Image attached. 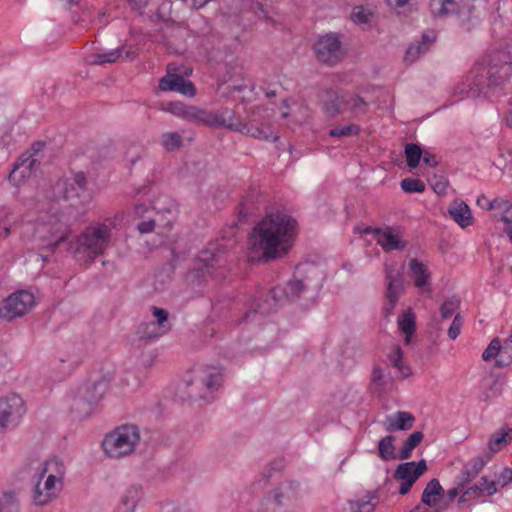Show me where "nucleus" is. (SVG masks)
I'll use <instances>...</instances> for the list:
<instances>
[{
    "label": "nucleus",
    "mask_w": 512,
    "mask_h": 512,
    "mask_svg": "<svg viewBox=\"0 0 512 512\" xmlns=\"http://www.w3.org/2000/svg\"><path fill=\"white\" fill-rule=\"evenodd\" d=\"M491 452H484L466 462L460 473L457 475L460 480L466 482L467 485L471 484L474 479L480 474L485 465L491 461Z\"/></svg>",
    "instance_id": "obj_21"
},
{
    "label": "nucleus",
    "mask_w": 512,
    "mask_h": 512,
    "mask_svg": "<svg viewBox=\"0 0 512 512\" xmlns=\"http://www.w3.org/2000/svg\"><path fill=\"white\" fill-rule=\"evenodd\" d=\"M498 491L497 483L490 481L486 476L481 477L479 483L468 485L460 495L457 504L458 507H464L467 502L484 497L492 496Z\"/></svg>",
    "instance_id": "obj_15"
},
{
    "label": "nucleus",
    "mask_w": 512,
    "mask_h": 512,
    "mask_svg": "<svg viewBox=\"0 0 512 512\" xmlns=\"http://www.w3.org/2000/svg\"><path fill=\"white\" fill-rule=\"evenodd\" d=\"M427 51H423L422 45L418 43L411 44L405 53V61L408 63L415 62L421 54L426 53Z\"/></svg>",
    "instance_id": "obj_55"
},
{
    "label": "nucleus",
    "mask_w": 512,
    "mask_h": 512,
    "mask_svg": "<svg viewBox=\"0 0 512 512\" xmlns=\"http://www.w3.org/2000/svg\"><path fill=\"white\" fill-rule=\"evenodd\" d=\"M415 0H387L388 5L398 13L410 10Z\"/></svg>",
    "instance_id": "obj_56"
},
{
    "label": "nucleus",
    "mask_w": 512,
    "mask_h": 512,
    "mask_svg": "<svg viewBox=\"0 0 512 512\" xmlns=\"http://www.w3.org/2000/svg\"><path fill=\"white\" fill-rule=\"evenodd\" d=\"M408 268V275L413 280L415 287L422 293L431 292V272L428 267L418 259L412 258L408 263Z\"/></svg>",
    "instance_id": "obj_20"
},
{
    "label": "nucleus",
    "mask_w": 512,
    "mask_h": 512,
    "mask_svg": "<svg viewBox=\"0 0 512 512\" xmlns=\"http://www.w3.org/2000/svg\"><path fill=\"white\" fill-rule=\"evenodd\" d=\"M443 493L444 489L439 480L433 478L426 484L422 492L421 502L422 504L432 508L433 511L439 510L443 503Z\"/></svg>",
    "instance_id": "obj_22"
},
{
    "label": "nucleus",
    "mask_w": 512,
    "mask_h": 512,
    "mask_svg": "<svg viewBox=\"0 0 512 512\" xmlns=\"http://www.w3.org/2000/svg\"><path fill=\"white\" fill-rule=\"evenodd\" d=\"M401 485H400V488H399V493L401 495H405L407 494L410 489L412 488L413 484L417 481V474L414 475L413 478L411 479H408L407 481L406 480H401Z\"/></svg>",
    "instance_id": "obj_61"
},
{
    "label": "nucleus",
    "mask_w": 512,
    "mask_h": 512,
    "mask_svg": "<svg viewBox=\"0 0 512 512\" xmlns=\"http://www.w3.org/2000/svg\"><path fill=\"white\" fill-rule=\"evenodd\" d=\"M424 434L421 431H415L409 435L404 441L402 448L399 451L398 458L407 460L412 456L413 450L422 442Z\"/></svg>",
    "instance_id": "obj_36"
},
{
    "label": "nucleus",
    "mask_w": 512,
    "mask_h": 512,
    "mask_svg": "<svg viewBox=\"0 0 512 512\" xmlns=\"http://www.w3.org/2000/svg\"><path fill=\"white\" fill-rule=\"evenodd\" d=\"M225 247L218 243H209L208 246L199 253V261L203 263L205 272L213 274L215 267H221L225 263Z\"/></svg>",
    "instance_id": "obj_18"
},
{
    "label": "nucleus",
    "mask_w": 512,
    "mask_h": 512,
    "mask_svg": "<svg viewBox=\"0 0 512 512\" xmlns=\"http://www.w3.org/2000/svg\"><path fill=\"white\" fill-rule=\"evenodd\" d=\"M468 485L466 482L460 480L458 476L454 478V486L453 488L447 490V492L443 493V503L439 510H434L433 512H444L450 506V504L455 500V498L463 493L465 488Z\"/></svg>",
    "instance_id": "obj_35"
},
{
    "label": "nucleus",
    "mask_w": 512,
    "mask_h": 512,
    "mask_svg": "<svg viewBox=\"0 0 512 512\" xmlns=\"http://www.w3.org/2000/svg\"><path fill=\"white\" fill-rule=\"evenodd\" d=\"M404 291V289L386 286L384 295L385 302L382 308L383 315L386 319L389 320L390 317L394 314V309L400 297L404 294Z\"/></svg>",
    "instance_id": "obj_33"
},
{
    "label": "nucleus",
    "mask_w": 512,
    "mask_h": 512,
    "mask_svg": "<svg viewBox=\"0 0 512 512\" xmlns=\"http://www.w3.org/2000/svg\"><path fill=\"white\" fill-rule=\"evenodd\" d=\"M369 110V104L360 95L344 91V113L348 112L351 117L357 118L365 115Z\"/></svg>",
    "instance_id": "obj_25"
},
{
    "label": "nucleus",
    "mask_w": 512,
    "mask_h": 512,
    "mask_svg": "<svg viewBox=\"0 0 512 512\" xmlns=\"http://www.w3.org/2000/svg\"><path fill=\"white\" fill-rule=\"evenodd\" d=\"M510 443L511 442L508 441V438L506 437L502 429L496 431L491 435L489 439L488 452H491L492 457L494 453L501 451L505 446H507Z\"/></svg>",
    "instance_id": "obj_43"
},
{
    "label": "nucleus",
    "mask_w": 512,
    "mask_h": 512,
    "mask_svg": "<svg viewBox=\"0 0 512 512\" xmlns=\"http://www.w3.org/2000/svg\"><path fill=\"white\" fill-rule=\"evenodd\" d=\"M415 416L406 411H397L394 415L386 417L384 421L385 430L394 432L397 430H409L415 423Z\"/></svg>",
    "instance_id": "obj_23"
},
{
    "label": "nucleus",
    "mask_w": 512,
    "mask_h": 512,
    "mask_svg": "<svg viewBox=\"0 0 512 512\" xmlns=\"http://www.w3.org/2000/svg\"><path fill=\"white\" fill-rule=\"evenodd\" d=\"M45 474H48L47 476H54L56 481L62 482L65 474V466L63 462L57 458L46 461L40 473V478L44 477Z\"/></svg>",
    "instance_id": "obj_37"
},
{
    "label": "nucleus",
    "mask_w": 512,
    "mask_h": 512,
    "mask_svg": "<svg viewBox=\"0 0 512 512\" xmlns=\"http://www.w3.org/2000/svg\"><path fill=\"white\" fill-rule=\"evenodd\" d=\"M372 18L373 13L363 6L354 7L351 13V19L357 24H368Z\"/></svg>",
    "instance_id": "obj_47"
},
{
    "label": "nucleus",
    "mask_w": 512,
    "mask_h": 512,
    "mask_svg": "<svg viewBox=\"0 0 512 512\" xmlns=\"http://www.w3.org/2000/svg\"><path fill=\"white\" fill-rule=\"evenodd\" d=\"M26 412V404L20 395L11 393L1 397L0 431L17 428Z\"/></svg>",
    "instance_id": "obj_11"
},
{
    "label": "nucleus",
    "mask_w": 512,
    "mask_h": 512,
    "mask_svg": "<svg viewBox=\"0 0 512 512\" xmlns=\"http://www.w3.org/2000/svg\"><path fill=\"white\" fill-rule=\"evenodd\" d=\"M323 109L327 116L336 117L344 113V92L333 89L326 90Z\"/></svg>",
    "instance_id": "obj_24"
},
{
    "label": "nucleus",
    "mask_w": 512,
    "mask_h": 512,
    "mask_svg": "<svg viewBox=\"0 0 512 512\" xmlns=\"http://www.w3.org/2000/svg\"><path fill=\"white\" fill-rule=\"evenodd\" d=\"M317 276V270L311 268L303 277L297 274L288 281L284 287L287 288V297L289 301H295L309 293H315L320 288V279Z\"/></svg>",
    "instance_id": "obj_13"
},
{
    "label": "nucleus",
    "mask_w": 512,
    "mask_h": 512,
    "mask_svg": "<svg viewBox=\"0 0 512 512\" xmlns=\"http://www.w3.org/2000/svg\"><path fill=\"white\" fill-rule=\"evenodd\" d=\"M512 362V335L501 344L500 359H497L499 366H506Z\"/></svg>",
    "instance_id": "obj_48"
},
{
    "label": "nucleus",
    "mask_w": 512,
    "mask_h": 512,
    "mask_svg": "<svg viewBox=\"0 0 512 512\" xmlns=\"http://www.w3.org/2000/svg\"><path fill=\"white\" fill-rule=\"evenodd\" d=\"M299 499V485L284 482L266 495L265 502L271 512H295Z\"/></svg>",
    "instance_id": "obj_9"
},
{
    "label": "nucleus",
    "mask_w": 512,
    "mask_h": 512,
    "mask_svg": "<svg viewBox=\"0 0 512 512\" xmlns=\"http://www.w3.org/2000/svg\"><path fill=\"white\" fill-rule=\"evenodd\" d=\"M122 54L121 48H116L105 53H95L89 56L88 62L91 65H104L107 63H115Z\"/></svg>",
    "instance_id": "obj_40"
},
{
    "label": "nucleus",
    "mask_w": 512,
    "mask_h": 512,
    "mask_svg": "<svg viewBox=\"0 0 512 512\" xmlns=\"http://www.w3.org/2000/svg\"><path fill=\"white\" fill-rule=\"evenodd\" d=\"M447 184V180L443 177H434L433 181L431 182V186L437 194H444L446 192Z\"/></svg>",
    "instance_id": "obj_59"
},
{
    "label": "nucleus",
    "mask_w": 512,
    "mask_h": 512,
    "mask_svg": "<svg viewBox=\"0 0 512 512\" xmlns=\"http://www.w3.org/2000/svg\"><path fill=\"white\" fill-rule=\"evenodd\" d=\"M297 235V221L288 214L276 212L263 218L249 234L253 250L264 261H274L286 256Z\"/></svg>",
    "instance_id": "obj_2"
},
{
    "label": "nucleus",
    "mask_w": 512,
    "mask_h": 512,
    "mask_svg": "<svg viewBox=\"0 0 512 512\" xmlns=\"http://www.w3.org/2000/svg\"><path fill=\"white\" fill-rule=\"evenodd\" d=\"M511 75V55L504 50L497 51L487 65L474 66L468 83V94L471 97L490 98Z\"/></svg>",
    "instance_id": "obj_3"
},
{
    "label": "nucleus",
    "mask_w": 512,
    "mask_h": 512,
    "mask_svg": "<svg viewBox=\"0 0 512 512\" xmlns=\"http://www.w3.org/2000/svg\"><path fill=\"white\" fill-rule=\"evenodd\" d=\"M404 152L406 156L407 165L412 169L416 168L419 165L423 155V151L420 145L415 143H408L405 145Z\"/></svg>",
    "instance_id": "obj_42"
},
{
    "label": "nucleus",
    "mask_w": 512,
    "mask_h": 512,
    "mask_svg": "<svg viewBox=\"0 0 512 512\" xmlns=\"http://www.w3.org/2000/svg\"><path fill=\"white\" fill-rule=\"evenodd\" d=\"M501 343L498 338L493 339L488 347L484 350L482 358L485 361H490L496 357L500 359Z\"/></svg>",
    "instance_id": "obj_52"
},
{
    "label": "nucleus",
    "mask_w": 512,
    "mask_h": 512,
    "mask_svg": "<svg viewBox=\"0 0 512 512\" xmlns=\"http://www.w3.org/2000/svg\"><path fill=\"white\" fill-rule=\"evenodd\" d=\"M63 482L56 481L54 476H47L44 484L39 480L33 489L32 499L36 505L43 506L56 498L62 490Z\"/></svg>",
    "instance_id": "obj_17"
},
{
    "label": "nucleus",
    "mask_w": 512,
    "mask_h": 512,
    "mask_svg": "<svg viewBox=\"0 0 512 512\" xmlns=\"http://www.w3.org/2000/svg\"><path fill=\"white\" fill-rule=\"evenodd\" d=\"M462 325H463L462 317L460 314H457L454 317L453 322L451 323V325L448 329V336L450 339L455 340L459 336Z\"/></svg>",
    "instance_id": "obj_57"
},
{
    "label": "nucleus",
    "mask_w": 512,
    "mask_h": 512,
    "mask_svg": "<svg viewBox=\"0 0 512 512\" xmlns=\"http://www.w3.org/2000/svg\"><path fill=\"white\" fill-rule=\"evenodd\" d=\"M109 384L110 379L107 376L97 375L90 378L78 390L97 405L107 392Z\"/></svg>",
    "instance_id": "obj_19"
},
{
    "label": "nucleus",
    "mask_w": 512,
    "mask_h": 512,
    "mask_svg": "<svg viewBox=\"0 0 512 512\" xmlns=\"http://www.w3.org/2000/svg\"><path fill=\"white\" fill-rule=\"evenodd\" d=\"M252 214L251 208L247 200L239 204V218L245 220L249 215Z\"/></svg>",
    "instance_id": "obj_63"
},
{
    "label": "nucleus",
    "mask_w": 512,
    "mask_h": 512,
    "mask_svg": "<svg viewBox=\"0 0 512 512\" xmlns=\"http://www.w3.org/2000/svg\"><path fill=\"white\" fill-rule=\"evenodd\" d=\"M375 496L369 495L356 502V508L353 507L354 512H372L375 508L376 503L374 500Z\"/></svg>",
    "instance_id": "obj_54"
},
{
    "label": "nucleus",
    "mask_w": 512,
    "mask_h": 512,
    "mask_svg": "<svg viewBox=\"0 0 512 512\" xmlns=\"http://www.w3.org/2000/svg\"><path fill=\"white\" fill-rule=\"evenodd\" d=\"M155 225L156 219L149 216L146 220L138 223L137 229L140 233L146 234L152 232L155 228Z\"/></svg>",
    "instance_id": "obj_58"
},
{
    "label": "nucleus",
    "mask_w": 512,
    "mask_h": 512,
    "mask_svg": "<svg viewBox=\"0 0 512 512\" xmlns=\"http://www.w3.org/2000/svg\"><path fill=\"white\" fill-rule=\"evenodd\" d=\"M360 133V126L349 124L345 126H337L328 131V135L333 138L352 137Z\"/></svg>",
    "instance_id": "obj_45"
},
{
    "label": "nucleus",
    "mask_w": 512,
    "mask_h": 512,
    "mask_svg": "<svg viewBox=\"0 0 512 512\" xmlns=\"http://www.w3.org/2000/svg\"><path fill=\"white\" fill-rule=\"evenodd\" d=\"M189 109V105H185L184 103L178 101L170 102L167 107V111L184 120H187L188 118Z\"/></svg>",
    "instance_id": "obj_53"
},
{
    "label": "nucleus",
    "mask_w": 512,
    "mask_h": 512,
    "mask_svg": "<svg viewBox=\"0 0 512 512\" xmlns=\"http://www.w3.org/2000/svg\"><path fill=\"white\" fill-rule=\"evenodd\" d=\"M389 362L398 369L402 376L406 377L411 374L409 366L403 363V353L399 346H396L394 350L388 355Z\"/></svg>",
    "instance_id": "obj_44"
},
{
    "label": "nucleus",
    "mask_w": 512,
    "mask_h": 512,
    "mask_svg": "<svg viewBox=\"0 0 512 512\" xmlns=\"http://www.w3.org/2000/svg\"><path fill=\"white\" fill-rule=\"evenodd\" d=\"M500 479L502 480V486L505 487L512 482V469L504 468L500 474Z\"/></svg>",
    "instance_id": "obj_64"
},
{
    "label": "nucleus",
    "mask_w": 512,
    "mask_h": 512,
    "mask_svg": "<svg viewBox=\"0 0 512 512\" xmlns=\"http://www.w3.org/2000/svg\"><path fill=\"white\" fill-rule=\"evenodd\" d=\"M379 233L377 243L387 252L393 250H401L406 247V242L401 240V237L392 228L387 227L382 233L380 230H376Z\"/></svg>",
    "instance_id": "obj_29"
},
{
    "label": "nucleus",
    "mask_w": 512,
    "mask_h": 512,
    "mask_svg": "<svg viewBox=\"0 0 512 512\" xmlns=\"http://www.w3.org/2000/svg\"><path fill=\"white\" fill-rule=\"evenodd\" d=\"M162 145L168 151H174L182 146V137L177 132L164 133L162 135Z\"/></svg>",
    "instance_id": "obj_46"
},
{
    "label": "nucleus",
    "mask_w": 512,
    "mask_h": 512,
    "mask_svg": "<svg viewBox=\"0 0 512 512\" xmlns=\"http://www.w3.org/2000/svg\"><path fill=\"white\" fill-rule=\"evenodd\" d=\"M143 497V488L141 485L133 484L129 486L121 496V505L123 512H134L137 504Z\"/></svg>",
    "instance_id": "obj_32"
},
{
    "label": "nucleus",
    "mask_w": 512,
    "mask_h": 512,
    "mask_svg": "<svg viewBox=\"0 0 512 512\" xmlns=\"http://www.w3.org/2000/svg\"><path fill=\"white\" fill-rule=\"evenodd\" d=\"M316 58L323 63L333 65L341 56V42L334 33L321 36L314 44Z\"/></svg>",
    "instance_id": "obj_14"
},
{
    "label": "nucleus",
    "mask_w": 512,
    "mask_h": 512,
    "mask_svg": "<svg viewBox=\"0 0 512 512\" xmlns=\"http://www.w3.org/2000/svg\"><path fill=\"white\" fill-rule=\"evenodd\" d=\"M261 107L254 108L248 115L247 122L235 120V112L227 107L212 111L211 127H224L228 130L241 133L259 140L276 141L278 136L274 133L271 124L265 120Z\"/></svg>",
    "instance_id": "obj_5"
},
{
    "label": "nucleus",
    "mask_w": 512,
    "mask_h": 512,
    "mask_svg": "<svg viewBox=\"0 0 512 512\" xmlns=\"http://www.w3.org/2000/svg\"><path fill=\"white\" fill-rule=\"evenodd\" d=\"M451 218L462 228L473 223V217L469 206L463 201H455L448 209Z\"/></svg>",
    "instance_id": "obj_31"
},
{
    "label": "nucleus",
    "mask_w": 512,
    "mask_h": 512,
    "mask_svg": "<svg viewBox=\"0 0 512 512\" xmlns=\"http://www.w3.org/2000/svg\"><path fill=\"white\" fill-rule=\"evenodd\" d=\"M395 437L392 435H387L380 439L378 443V452L381 459L388 461L391 459L398 458V455H395V447H394Z\"/></svg>",
    "instance_id": "obj_41"
},
{
    "label": "nucleus",
    "mask_w": 512,
    "mask_h": 512,
    "mask_svg": "<svg viewBox=\"0 0 512 512\" xmlns=\"http://www.w3.org/2000/svg\"><path fill=\"white\" fill-rule=\"evenodd\" d=\"M63 195L50 203L41 216L42 227L50 233L47 246L55 250L67 240L74 223L81 221L85 214V204L90 200L87 179L84 173H74L63 182Z\"/></svg>",
    "instance_id": "obj_1"
},
{
    "label": "nucleus",
    "mask_w": 512,
    "mask_h": 512,
    "mask_svg": "<svg viewBox=\"0 0 512 512\" xmlns=\"http://www.w3.org/2000/svg\"><path fill=\"white\" fill-rule=\"evenodd\" d=\"M427 470V465L425 460H420L419 462H405L399 464L396 470L394 471L393 477L396 480H408L414 477L417 474V479Z\"/></svg>",
    "instance_id": "obj_28"
},
{
    "label": "nucleus",
    "mask_w": 512,
    "mask_h": 512,
    "mask_svg": "<svg viewBox=\"0 0 512 512\" xmlns=\"http://www.w3.org/2000/svg\"><path fill=\"white\" fill-rule=\"evenodd\" d=\"M455 0H430L429 8L434 17L444 18L457 9Z\"/></svg>",
    "instance_id": "obj_34"
},
{
    "label": "nucleus",
    "mask_w": 512,
    "mask_h": 512,
    "mask_svg": "<svg viewBox=\"0 0 512 512\" xmlns=\"http://www.w3.org/2000/svg\"><path fill=\"white\" fill-rule=\"evenodd\" d=\"M0 512H19L16 498L10 493H4L0 497Z\"/></svg>",
    "instance_id": "obj_51"
},
{
    "label": "nucleus",
    "mask_w": 512,
    "mask_h": 512,
    "mask_svg": "<svg viewBox=\"0 0 512 512\" xmlns=\"http://www.w3.org/2000/svg\"><path fill=\"white\" fill-rule=\"evenodd\" d=\"M34 305V295L21 290L7 297L0 307V316L8 321L26 314Z\"/></svg>",
    "instance_id": "obj_12"
},
{
    "label": "nucleus",
    "mask_w": 512,
    "mask_h": 512,
    "mask_svg": "<svg viewBox=\"0 0 512 512\" xmlns=\"http://www.w3.org/2000/svg\"><path fill=\"white\" fill-rule=\"evenodd\" d=\"M112 222H94L69 242L68 250L80 264H90L109 247Z\"/></svg>",
    "instance_id": "obj_4"
},
{
    "label": "nucleus",
    "mask_w": 512,
    "mask_h": 512,
    "mask_svg": "<svg viewBox=\"0 0 512 512\" xmlns=\"http://www.w3.org/2000/svg\"><path fill=\"white\" fill-rule=\"evenodd\" d=\"M97 405L88 399L79 390L71 402V413L77 419H84L91 415Z\"/></svg>",
    "instance_id": "obj_30"
},
{
    "label": "nucleus",
    "mask_w": 512,
    "mask_h": 512,
    "mask_svg": "<svg viewBox=\"0 0 512 512\" xmlns=\"http://www.w3.org/2000/svg\"><path fill=\"white\" fill-rule=\"evenodd\" d=\"M223 382V374L219 368L206 367L197 371V374L186 380L187 394L189 399H202L210 401L211 394L216 391Z\"/></svg>",
    "instance_id": "obj_8"
},
{
    "label": "nucleus",
    "mask_w": 512,
    "mask_h": 512,
    "mask_svg": "<svg viewBox=\"0 0 512 512\" xmlns=\"http://www.w3.org/2000/svg\"><path fill=\"white\" fill-rule=\"evenodd\" d=\"M140 441L139 429L135 425H122L107 434L103 440L105 453L115 459L130 455Z\"/></svg>",
    "instance_id": "obj_7"
},
{
    "label": "nucleus",
    "mask_w": 512,
    "mask_h": 512,
    "mask_svg": "<svg viewBox=\"0 0 512 512\" xmlns=\"http://www.w3.org/2000/svg\"><path fill=\"white\" fill-rule=\"evenodd\" d=\"M35 161L36 160L32 159L30 156H21L14 164L8 176L9 181L14 185H19L25 178L30 176Z\"/></svg>",
    "instance_id": "obj_27"
},
{
    "label": "nucleus",
    "mask_w": 512,
    "mask_h": 512,
    "mask_svg": "<svg viewBox=\"0 0 512 512\" xmlns=\"http://www.w3.org/2000/svg\"><path fill=\"white\" fill-rule=\"evenodd\" d=\"M159 89L162 91H176L189 97H193L196 94L193 82L185 80L178 73H172L170 65L168 66L167 74L159 81Z\"/></svg>",
    "instance_id": "obj_16"
},
{
    "label": "nucleus",
    "mask_w": 512,
    "mask_h": 512,
    "mask_svg": "<svg viewBox=\"0 0 512 512\" xmlns=\"http://www.w3.org/2000/svg\"><path fill=\"white\" fill-rule=\"evenodd\" d=\"M386 286L405 290L404 265L395 261L387 262L384 265Z\"/></svg>",
    "instance_id": "obj_26"
},
{
    "label": "nucleus",
    "mask_w": 512,
    "mask_h": 512,
    "mask_svg": "<svg viewBox=\"0 0 512 512\" xmlns=\"http://www.w3.org/2000/svg\"><path fill=\"white\" fill-rule=\"evenodd\" d=\"M286 292L287 288L282 285H276L267 293H260L258 296L254 297L248 309L239 318L238 322L240 324L256 322L265 315L276 312L279 307L289 301Z\"/></svg>",
    "instance_id": "obj_6"
},
{
    "label": "nucleus",
    "mask_w": 512,
    "mask_h": 512,
    "mask_svg": "<svg viewBox=\"0 0 512 512\" xmlns=\"http://www.w3.org/2000/svg\"><path fill=\"white\" fill-rule=\"evenodd\" d=\"M460 300L458 297L453 296L447 299L440 307V314L443 319L452 317L454 312L459 308Z\"/></svg>",
    "instance_id": "obj_50"
},
{
    "label": "nucleus",
    "mask_w": 512,
    "mask_h": 512,
    "mask_svg": "<svg viewBox=\"0 0 512 512\" xmlns=\"http://www.w3.org/2000/svg\"><path fill=\"white\" fill-rule=\"evenodd\" d=\"M135 216L138 218H144L146 213H153L154 208H151L145 204H137L134 209Z\"/></svg>",
    "instance_id": "obj_62"
},
{
    "label": "nucleus",
    "mask_w": 512,
    "mask_h": 512,
    "mask_svg": "<svg viewBox=\"0 0 512 512\" xmlns=\"http://www.w3.org/2000/svg\"><path fill=\"white\" fill-rule=\"evenodd\" d=\"M212 111L204 110L196 106H190L187 121L211 127Z\"/></svg>",
    "instance_id": "obj_38"
},
{
    "label": "nucleus",
    "mask_w": 512,
    "mask_h": 512,
    "mask_svg": "<svg viewBox=\"0 0 512 512\" xmlns=\"http://www.w3.org/2000/svg\"><path fill=\"white\" fill-rule=\"evenodd\" d=\"M401 188L406 193H421L425 191V184L420 179L405 178L401 181Z\"/></svg>",
    "instance_id": "obj_49"
},
{
    "label": "nucleus",
    "mask_w": 512,
    "mask_h": 512,
    "mask_svg": "<svg viewBox=\"0 0 512 512\" xmlns=\"http://www.w3.org/2000/svg\"><path fill=\"white\" fill-rule=\"evenodd\" d=\"M436 34L434 31H427L423 33L421 42H417L422 45L423 51H428L429 46L435 41Z\"/></svg>",
    "instance_id": "obj_60"
},
{
    "label": "nucleus",
    "mask_w": 512,
    "mask_h": 512,
    "mask_svg": "<svg viewBox=\"0 0 512 512\" xmlns=\"http://www.w3.org/2000/svg\"><path fill=\"white\" fill-rule=\"evenodd\" d=\"M152 314L155 320L143 321L136 328V336L144 345L156 341L171 330L166 309L152 307Z\"/></svg>",
    "instance_id": "obj_10"
},
{
    "label": "nucleus",
    "mask_w": 512,
    "mask_h": 512,
    "mask_svg": "<svg viewBox=\"0 0 512 512\" xmlns=\"http://www.w3.org/2000/svg\"><path fill=\"white\" fill-rule=\"evenodd\" d=\"M398 326L400 330L405 334V342L409 343L410 337L414 334L416 329L415 316L408 310L398 318Z\"/></svg>",
    "instance_id": "obj_39"
}]
</instances>
